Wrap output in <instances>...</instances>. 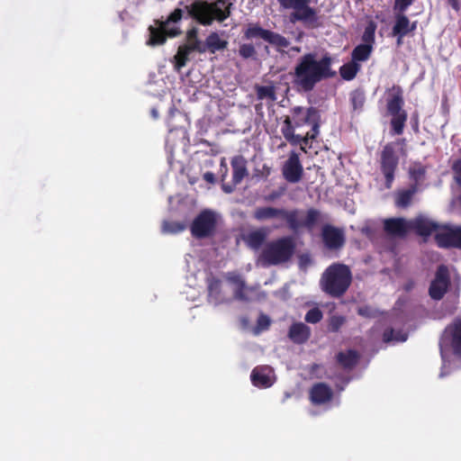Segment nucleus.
Here are the masks:
<instances>
[{"label": "nucleus", "instance_id": "obj_1", "mask_svg": "<svg viewBox=\"0 0 461 461\" xmlns=\"http://www.w3.org/2000/svg\"><path fill=\"white\" fill-rule=\"evenodd\" d=\"M281 132L293 145L306 144L319 133L317 112L313 108H293L290 114L285 117Z\"/></svg>", "mask_w": 461, "mask_h": 461}, {"label": "nucleus", "instance_id": "obj_2", "mask_svg": "<svg viewBox=\"0 0 461 461\" xmlns=\"http://www.w3.org/2000/svg\"><path fill=\"white\" fill-rule=\"evenodd\" d=\"M330 65L331 59L329 56L318 59L316 54H305L294 68V83L299 88L310 91L316 83L335 74L331 71Z\"/></svg>", "mask_w": 461, "mask_h": 461}, {"label": "nucleus", "instance_id": "obj_3", "mask_svg": "<svg viewBox=\"0 0 461 461\" xmlns=\"http://www.w3.org/2000/svg\"><path fill=\"white\" fill-rule=\"evenodd\" d=\"M229 0H216L214 3L194 2L189 8V14L203 25H210L213 20L222 22L230 14Z\"/></svg>", "mask_w": 461, "mask_h": 461}, {"label": "nucleus", "instance_id": "obj_4", "mask_svg": "<svg viewBox=\"0 0 461 461\" xmlns=\"http://www.w3.org/2000/svg\"><path fill=\"white\" fill-rule=\"evenodd\" d=\"M351 283L349 268L342 264H333L326 269L321 279L322 290L333 296L343 294Z\"/></svg>", "mask_w": 461, "mask_h": 461}, {"label": "nucleus", "instance_id": "obj_5", "mask_svg": "<svg viewBox=\"0 0 461 461\" xmlns=\"http://www.w3.org/2000/svg\"><path fill=\"white\" fill-rule=\"evenodd\" d=\"M183 11L176 9L165 22H156V25L149 28V39L147 44L149 46H157L163 44L166 37H175L180 33L177 23L182 18Z\"/></svg>", "mask_w": 461, "mask_h": 461}, {"label": "nucleus", "instance_id": "obj_6", "mask_svg": "<svg viewBox=\"0 0 461 461\" xmlns=\"http://www.w3.org/2000/svg\"><path fill=\"white\" fill-rule=\"evenodd\" d=\"M439 347L443 361L442 368L445 369L452 354H461V320L456 321L445 330L440 339Z\"/></svg>", "mask_w": 461, "mask_h": 461}, {"label": "nucleus", "instance_id": "obj_7", "mask_svg": "<svg viewBox=\"0 0 461 461\" xmlns=\"http://www.w3.org/2000/svg\"><path fill=\"white\" fill-rule=\"evenodd\" d=\"M294 251L291 239L284 238L269 243L264 249L260 262L263 265H276L285 262Z\"/></svg>", "mask_w": 461, "mask_h": 461}, {"label": "nucleus", "instance_id": "obj_8", "mask_svg": "<svg viewBox=\"0 0 461 461\" xmlns=\"http://www.w3.org/2000/svg\"><path fill=\"white\" fill-rule=\"evenodd\" d=\"M278 2L285 9L294 11L291 17L293 21H302L309 25L317 23V12L310 6V0H278Z\"/></svg>", "mask_w": 461, "mask_h": 461}, {"label": "nucleus", "instance_id": "obj_9", "mask_svg": "<svg viewBox=\"0 0 461 461\" xmlns=\"http://www.w3.org/2000/svg\"><path fill=\"white\" fill-rule=\"evenodd\" d=\"M220 216L210 210L203 211L193 221L192 234L197 238L211 236L216 230Z\"/></svg>", "mask_w": 461, "mask_h": 461}, {"label": "nucleus", "instance_id": "obj_10", "mask_svg": "<svg viewBox=\"0 0 461 461\" xmlns=\"http://www.w3.org/2000/svg\"><path fill=\"white\" fill-rule=\"evenodd\" d=\"M403 141L388 144L384 147L382 154L383 172L386 178V187L390 188L393 179V171L398 163V158L394 155L396 148L402 150Z\"/></svg>", "mask_w": 461, "mask_h": 461}, {"label": "nucleus", "instance_id": "obj_11", "mask_svg": "<svg viewBox=\"0 0 461 461\" xmlns=\"http://www.w3.org/2000/svg\"><path fill=\"white\" fill-rule=\"evenodd\" d=\"M435 240L439 247L461 248V227L438 225L435 231Z\"/></svg>", "mask_w": 461, "mask_h": 461}, {"label": "nucleus", "instance_id": "obj_12", "mask_svg": "<svg viewBox=\"0 0 461 461\" xmlns=\"http://www.w3.org/2000/svg\"><path fill=\"white\" fill-rule=\"evenodd\" d=\"M449 285V273L445 266H440L436 273V276L431 282L429 287V295L435 300L443 297Z\"/></svg>", "mask_w": 461, "mask_h": 461}, {"label": "nucleus", "instance_id": "obj_13", "mask_svg": "<svg viewBox=\"0 0 461 461\" xmlns=\"http://www.w3.org/2000/svg\"><path fill=\"white\" fill-rule=\"evenodd\" d=\"M254 217L258 221L279 219L286 221L289 225H294L295 223L294 214H290V212L273 207H261L256 209L254 212Z\"/></svg>", "mask_w": 461, "mask_h": 461}, {"label": "nucleus", "instance_id": "obj_14", "mask_svg": "<svg viewBox=\"0 0 461 461\" xmlns=\"http://www.w3.org/2000/svg\"><path fill=\"white\" fill-rule=\"evenodd\" d=\"M283 174L288 182L297 183L300 181L303 174V167L296 153H291L283 167Z\"/></svg>", "mask_w": 461, "mask_h": 461}, {"label": "nucleus", "instance_id": "obj_15", "mask_svg": "<svg viewBox=\"0 0 461 461\" xmlns=\"http://www.w3.org/2000/svg\"><path fill=\"white\" fill-rule=\"evenodd\" d=\"M276 380L273 369L270 366H258L251 373V381L255 386L267 388L271 386Z\"/></svg>", "mask_w": 461, "mask_h": 461}, {"label": "nucleus", "instance_id": "obj_16", "mask_svg": "<svg viewBox=\"0 0 461 461\" xmlns=\"http://www.w3.org/2000/svg\"><path fill=\"white\" fill-rule=\"evenodd\" d=\"M402 13L397 12L393 27V34L398 36V44H401L402 37L416 29V23H411L409 18Z\"/></svg>", "mask_w": 461, "mask_h": 461}, {"label": "nucleus", "instance_id": "obj_17", "mask_svg": "<svg viewBox=\"0 0 461 461\" xmlns=\"http://www.w3.org/2000/svg\"><path fill=\"white\" fill-rule=\"evenodd\" d=\"M290 214H294V225H290L294 230H297L301 227H306L311 229L318 220L319 212L315 210H309L306 213L302 212H290Z\"/></svg>", "mask_w": 461, "mask_h": 461}, {"label": "nucleus", "instance_id": "obj_18", "mask_svg": "<svg viewBox=\"0 0 461 461\" xmlns=\"http://www.w3.org/2000/svg\"><path fill=\"white\" fill-rule=\"evenodd\" d=\"M385 230L394 236H403L411 230V221L402 218L390 219L384 221Z\"/></svg>", "mask_w": 461, "mask_h": 461}, {"label": "nucleus", "instance_id": "obj_19", "mask_svg": "<svg viewBox=\"0 0 461 461\" xmlns=\"http://www.w3.org/2000/svg\"><path fill=\"white\" fill-rule=\"evenodd\" d=\"M325 245L330 249H337L344 243L343 232L332 226H325L322 230Z\"/></svg>", "mask_w": 461, "mask_h": 461}, {"label": "nucleus", "instance_id": "obj_20", "mask_svg": "<svg viewBox=\"0 0 461 461\" xmlns=\"http://www.w3.org/2000/svg\"><path fill=\"white\" fill-rule=\"evenodd\" d=\"M438 225L425 216H419L414 220H411V230L421 236H428L432 232L435 233L436 229Z\"/></svg>", "mask_w": 461, "mask_h": 461}, {"label": "nucleus", "instance_id": "obj_21", "mask_svg": "<svg viewBox=\"0 0 461 461\" xmlns=\"http://www.w3.org/2000/svg\"><path fill=\"white\" fill-rule=\"evenodd\" d=\"M331 389L325 384H317L311 390V400L315 404H322L331 399Z\"/></svg>", "mask_w": 461, "mask_h": 461}, {"label": "nucleus", "instance_id": "obj_22", "mask_svg": "<svg viewBox=\"0 0 461 461\" xmlns=\"http://www.w3.org/2000/svg\"><path fill=\"white\" fill-rule=\"evenodd\" d=\"M271 31L265 30L258 23H249L244 30V38L246 40L262 39L267 42Z\"/></svg>", "mask_w": 461, "mask_h": 461}, {"label": "nucleus", "instance_id": "obj_23", "mask_svg": "<svg viewBox=\"0 0 461 461\" xmlns=\"http://www.w3.org/2000/svg\"><path fill=\"white\" fill-rule=\"evenodd\" d=\"M310 329L303 323H294L289 330V337L296 343H303L308 339Z\"/></svg>", "mask_w": 461, "mask_h": 461}, {"label": "nucleus", "instance_id": "obj_24", "mask_svg": "<svg viewBox=\"0 0 461 461\" xmlns=\"http://www.w3.org/2000/svg\"><path fill=\"white\" fill-rule=\"evenodd\" d=\"M267 235V230L266 229L254 230L244 236V240L249 247L258 249L261 246Z\"/></svg>", "mask_w": 461, "mask_h": 461}, {"label": "nucleus", "instance_id": "obj_25", "mask_svg": "<svg viewBox=\"0 0 461 461\" xmlns=\"http://www.w3.org/2000/svg\"><path fill=\"white\" fill-rule=\"evenodd\" d=\"M392 96L387 102V109L391 115L397 114L398 113H405L402 110V91L399 87L392 89Z\"/></svg>", "mask_w": 461, "mask_h": 461}, {"label": "nucleus", "instance_id": "obj_26", "mask_svg": "<svg viewBox=\"0 0 461 461\" xmlns=\"http://www.w3.org/2000/svg\"><path fill=\"white\" fill-rule=\"evenodd\" d=\"M229 285L235 293V297L240 300H249L250 297L240 290L244 288V282L239 275L229 274L227 276Z\"/></svg>", "mask_w": 461, "mask_h": 461}, {"label": "nucleus", "instance_id": "obj_27", "mask_svg": "<svg viewBox=\"0 0 461 461\" xmlns=\"http://www.w3.org/2000/svg\"><path fill=\"white\" fill-rule=\"evenodd\" d=\"M233 168V184L238 185L247 175L246 161L242 157H235L231 160Z\"/></svg>", "mask_w": 461, "mask_h": 461}, {"label": "nucleus", "instance_id": "obj_28", "mask_svg": "<svg viewBox=\"0 0 461 461\" xmlns=\"http://www.w3.org/2000/svg\"><path fill=\"white\" fill-rule=\"evenodd\" d=\"M209 300L213 304H219L225 302V298L221 296L222 286L220 281L211 279L208 285Z\"/></svg>", "mask_w": 461, "mask_h": 461}, {"label": "nucleus", "instance_id": "obj_29", "mask_svg": "<svg viewBox=\"0 0 461 461\" xmlns=\"http://www.w3.org/2000/svg\"><path fill=\"white\" fill-rule=\"evenodd\" d=\"M228 41L221 39L216 32L211 33L206 39V46L212 52L226 49Z\"/></svg>", "mask_w": 461, "mask_h": 461}, {"label": "nucleus", "instance_id": "obj_30", "mask_svg": "<svg viewBox=\"0 0 461 461\" xmlns=\"http://www.w3.org/2000/svg\"><path fill=\"white\" fill-rule=\"evenodd\" d=\"M373 50V45L363 43L357 46L352 52V59L357 63L368 59Z\"/></svg>", "mask_w": 461, "mask_h": 461}, {"label": "nucleus", "instance_id": "obj_31", "mask_svg": "<svg viewBox=\"0 0 461 461\" xmlns=\"http://www.w3.org/2000/svg\"><path fill=\"white\" fill-rule=\"evenodd\" d=\"M360 69V65L352 59L340 68V75L346 80L353 79Z\"/></svg>", "mask_w": 461, "mask_h": 461}, {"label": "nucleus", "instance_id": "obj_32", "mask_svg": "<svg viewBox=\"0 0 461 461\" xmlns=\"http://www.w3.org/2000/svg\"><path fill=\"white\" fill-rule=\"evenodd\" d=\"M192 50H194L188 45L180 46L178 48L177 53L175 56V66L177 70H180L184 66H185L188 55Z\"/></svg>", "mask_w": 461, "mask_h": 461}, {"label": "nucleus", "instance_id": "obj_33", "mask_svg": "<svg viewBox=\"0 0 461 461\" xmlns=\"http://www.w3.org/2000/svg\"><path fill=\"white\" fill-rule=\"evenodd\" d=\"M357 354L353 350L340 352L338 355V361L344 367H351L357 363Z\"/></svg>", "mask_w": 461, "mask_h": 461}, {"label": "nucleus", "instance_id": "obj_34", "mask_svg": "<svg viewBox=\"0 0 461 461\" xmlns=\"http://www.w3.org/2000/svg\"><path fill=\"white\" fill-rule=\"evenodd\" d=\"M417 192V188L412 186L408 190L400 192L397 194L396 204L400 207H406L410 204L412 195Z\"/></svg>", "mask_w": 461, "mask_h": 461}, {"label": "nucleus", "instance_id": "obj_35", "mask_svg": "<svg viewBox=\"0 0 461 461\" xmlns=\"http://www.w3.org/2000/svg\"><path fill=\"white\" fill-rule=\"evenodd\" d=\"M197 30L192 29L187 32V45L190 46L191 49L197 50L199 52L205 51V47L203 45L201 41L197 40Z\"/></svg>", "mask_w": 461, "mask_h": 461}, {"label": "nucleus", "instance_id": "obj_36", "mask_svg": "<svg viewBox=\"0 0 461 461\" xmlns=\"http://www.w3.org/2000/svg\"><path fill=\"white\" fill-rule=\"evenodd\" d=\"M392 126L393 129V131L396 134H401L403 131V127L407 119L406 113H398L397 114L392 115Z\"/></svg>", "mask_w": 461, "mask_h": 461}, {"label": "nucleus", "instance_id": "obj_37", "mask_svg": "<svg viewBox=\"0 0 461 461\" xmlns=\"http://www.w3.org/2000/svg\"><path fill=\"white\" fill-rule=\"evenodd\" d=\"M267 42L276 47L280 51L289 46V41L284 36L274 32H270Z\"/></svg>", "mask_w": 461, "mask_h": 461}, {"label": "nucleus", "instance_id": "obj_38", "mask_svg": "<svg viewBox=\"0 0 461 461\" xmlns=\"http://www.w3.org/2000/svg\"><path fill=\"white\" fill-rule=\"evenodd\" d=\"M407 339V334L398 331L394 334L393 330L385 331L384 333V342H403Z\"/></svg>", "mask_w": 461, "mask_h": 461}, {"label": "nucleus", "instance_id": "obj_39", "mask_svg": "<svg viewBox=\"0 0 461 461\" xmlns=\"http://www.w3.org/2000/svg\"><path fill=\"white\" fill-rule=\"evenodd\" d=\"M375 29H376L375 24L373 22H370L368 23V25L366 27L364 34H363L364 43L373 45V43L375 41Z\"/></svg>", "mask_w": 461, "mask_h": 461}, {"label": "nucleus", "instance_id": "obj_40", "mask_svg": "<svg viewBox=\"0 0 461 461\" xmlns=\"http://www.w3.org/2000/svg\"><path fill=\"white\" fill-rule=\"evenodd\" d=\"M184 229H185V225L180 222H176V221H172V222L165 221L162 225V230H163V232H166V233H176V232L182 231Z\"/></svg>", "mask_w": 461, "mask_h": 461}, {"label": "nucleus", "instance_id": "obj_41", "mask_svg": "<svg viewBox=\"0 0 461 461\" xmlns=\"http://www.w3.org/2000/svg\"><path fill=\"white\" fill-rule=\"evenodd\" d=\"M240 55L244 59H249L255 56L256 50L252 44L243 43L240 46Z\"/></svg>", "mask_w": 461, "mask_h": 461}, {"label": "nucleus", "instance_id": "obj_42", "mask_svg": "<svg viewBox=\"0 0 461 461\" xmlns=\"http://www.w3.org/2000/svg\"><path fill=\"white\" fill-rule=\"evenodd\" d=\"M321 318H322V313L317 308H313V309L310 310L305 315V321L309 323H316V322L320 321L321 320Z\"/></svg>", "mask_w": 461, "mask_h": 461}, {"label": "nucleus", "instance_id": "obj_43", "mask_svg": "<svg viewBox=\"0 0 461 461\" xmlns=\"http://www.w3.org/2000/svg\"><path fill=\"white\" fill-rule=\"evenodd\" d=\"M270 324V319L266 315H260L258 320V325L254 330L255 334H258L262 330H265L268 328Z\"/></svg>", "mask_w": 461, "mask_h": 461}, {"label": "nucleus", "instance_id": "obj_44", "mask_svg": "<svg viewBox=\"0 0 461 461\" xmlns=\"http://www.w3.org/2000/svg\"><path fill=\"white\" fill-rule=\"evenodd\" d=\"M413 0H395L393 9L395 12H404Z\"/></svg>", "mask_w": 461, "mask_h": 461}, {"label": "nucleus", "instance_id": "obj_45", "mask_svg": "<svg viewBox=\"0 0 461 461\" xmlns=\"http://www.w3.org/2000/svg\"><path fill=\"white\" fill-rule=\"evenodd\" d=\"M410 174L411 177L418 182L421 180L424 175V168L421 166H414L412 168H411Z\"/></svg>", "mask_w": 461, "mask_h": 461}, {"label": "nucleus", "instance_id": "obj_46", "mask_svg": "<svg viewBox=\"0 0 461 461\" xmlns=\"http://www.w3.org/2000/svg\"><path fill=\"white\" fill-rule=\"evenodd\" d=\"M452 169L454 171V178L456 183H461V158L454 161L452 165Z\"/></svg>", "mask_w": 461, "mask_h": 461}, {"label": "nucleus", "instance_id": "obj_47", "mask_svg": "<svg viewBox=\"0 0 461 461\" xmlns=\"http://www.w3.org/2000/svg\"><path fill=\"white\" fill-rule=\"evenodd\" d=\"M344 318L341 316H332L330 321V329L335 331L343 324Z\"/></svg>", "mask_w": 461, "mask_h": 461}, {"label": "nucleus", "instance_id": "obj_48", "mask_svg": "<svg viewBox=\"0 0 461 461\" xmlns=\"http://www.w3.org/2000/svg\"><path fill=\"white\" fill-rule=\"evenodd\" d=\"M220 173L221 175V178L224 179V177L226 176L227 173H228V167H227V164H226V160L225 158H221V169H220Z\"/></svg>", "mask_w": 461, "mask_h": 461}, {"label": "nucleus", "instance_id": "obj_49", "mask_svg": "<svg viewBox=\"0 0 461 461\" xmlns=\"http://www.w3.org/2000/svg\"><path fill=\"white\" fill-rule=\"evenodd\" d=\"M311 263V258L308 255H303L300 257V266L301 267H306L307 265Z\"/></svg>", "mask_w": 461, "mask_h": 461}, {"label": "nucleus", "instance_id": "obj_50", "mask_svg": "<svg viewBox=\"0 0 461 461\" xmlns=\"http://www.w3.org/2000/svg\"><path fill=\"white\" fill-rule=\"evenodd\" d=\"M203 178L209 182V183H213L214 182V175L211 172H207L203 175Z\"/></svg>", "mask_w": 461, "mask_h": 461}, {"label": "nucleus", "instance_id": "obj_51", "mask_svg": "<svg viewBox=\"0 0 461 461\" xmlns=\"http://www.w3.org/2000/svg\"><path fill=\"white\" fill-rule=\"evenodd\" d=\"M359 314L364 316H370V309L369 308H360L358 310Z\"/></svg>", "mask_w": 461, "mask_h": 461}, {"label": "nucleus", "instance_id": "obj_52", "mask_svg": "<svg viewBox=\"0 0 461 461\" xmlns=\"http://www.w3.org/2000/svg\"><path fill=\"white\" fill-rule=\"evenodd\" d=\"M448 2L455 10L459 9V0H448Z\"/></svg>", "mask_w": 461, "mask_h": 461}, {"label": "nucleus", "instance_id": "obj_53", "mask_svg": "<svg viewBox=\"0 0 461 461\" xmlns=\"http://www.w3.org/2000/svg\"><path fill=\"white\" fill-rule=\"evenodd\" d=\"M222 189L225 193H231L232 190H233V187L231 185H226V184H223L222 185Z\"/></svg>", "mask_w": 461, "mask_h": 461}, {"label": "nucleus", "instance_id": "obj_54", "mask_svg": "<svg viewBox=\"0 0 461 461\" xmlns=\"http://www.w3.org/2000/svg\"><path fill=\"white\" fill-rule=\"evenodd\" d=\"M267 92H268L267 88H265V87L260 88L258 91L259 97L263 98L266 95Z\"/></svg>", "mask_w": 461, "mask_h": 461}, {"label": "nucleus", "instance_id": "obj_55", "mask_svg": "<svg viewBox=\"0 0 461 461\" xmlns=\"http://www.w3.org/2000/svg\"><path fill=\"white\" fill-rule=\"evenodd\" d=\"M289 52L299 53L301 52V49L299 47H293L290 49Z\"/></svg>", "mask_w": 461, "mask_h": 461}, {"label": "nucleus", "instance_id": "obj_56", "mask_svg": "<svg viewBox=\"0 0 461 461\" xmlns=\"http://www.w3.org/2000/svg\"><path fill=\"white\" fill-rule=\"evenodd\" d=\"M151 113H152V116H153L154 118H157V117H158V112H157L155 109H153Z\"/></svg>", "mask_w": 461, "mask_h": 461}, {"label": "nucleus", "instance_id": "obj_57", "mask_svg": "<svg viewBox=\"0 0 461 461\" xmlns=\"http://www.w3.org/2000/svg\"><path fill=\"white\" fill-rule=\"evenodd\" d=\"M362 231L365 232L366 235H369V230L368 229H362Z\"/></svg>", "mask_w": 461, "mask_h": 461}]
</instances>
